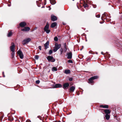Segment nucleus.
I'll use <instances>...</instances> for the list:
<instances>
[{
	"label": "nucleus",
	"instance_id": "nucleus-21",
	"mask_svg": "<svg viewBox=\"0 0 122 122\" xmlns=\"http://www.w3.org/2000/svg\"><path fill=\"white\" fill-rule=\"evenodd\" d=\"M57 70V68L56 67H53L52 69V71H56Z\"/></svg>",
	"mask_w": 122,
	"mask_h": 122
},
{
	"label": "nucleus",
	"instance_id": "nucleus-22",
	"mask_svg": "<svg viewBox=\"0 0 122 122\" xmlns=\"http://www.w3.org/2000/svg\"><path fill=\"white\" fill-rule=\"evenodd\" d=\"M105 117L106 119L107 120H108L110 117V116L108 114H106Z\"/></svg>",
	"mask_w": 122,
	"mask_h": 122
},
{
	"label": "nucleus",
	"instance_id": "nucleus-37",
	"mask_svg": "<svg viewBox=\"0 0 122 122\" xmlns=\"http://www.w3.org/2000/svg\"><path fill=\"white\" fill-rule=\"evenodd\" d=\"M26 122H31L30 120H28L26 121Z\"/></svg>",
	"mask_w": 122,
	"mask_h": 122
},
{
	"label": "nucleus",
	"instance_id": "nucleus-12",
	"mask_svg": "<svg viewBox=\"0 0 122 122\" xmlns=\"http://www.w3.org/2000/svg\"><path fill=\"white\" fill-rule=\"evenodd\" d=\"M69 84L68 83H65L63 85L64 88V89H66L69 86Z\"/></svg>",
	"mask_w": 122,
	"mask_h": 122
},
{
	"label": "nucleus",
	"instance_id": "nucleus-43",
	"mask_svg": "<svg viewBox=\"0 0 122 122\" xmlns=\"http://www.w3.org/2000/svg\"><path fill=\"white\" fill-rule=\"evenodd\" d=\"M73 1H74V0H72Z\"/></svg>",
	"mask_w": 122,
	"mask_h": 122
},
{
	"label": "nucleus",
	"instance_id": "nucleus-42",
	"mask_svg": "<svg viewBox=\"0 0 122 122\" xmlns=\"http://www.w3.org/2000/svg\"><path fill=\"white\" fill-rule=\"evenodd\" d=\"M9 6H10V5H9Z\"/></svg>",
	"mask_w": 122,
	"mask_h": 122
},
{
	"label": "nucleus",
	"instance_id": "nucleus-20",
	"mask_svg": "<svg viewBox=\"0 0 122 122\" xmlns=\"http://www.w3.org/2000/svg\"><path fill=\"white\" fill-rule=\"evenodd\" d=\"M50 2L52 5H54L56 3L55 0H51Z\"/></svg>",
	"mask_w": 122,
	"mask_h": 122
},
{
	"label": "nucleus",
	"instance_id": "nucleus-11",
	"mask_svg": "<svg viewBox=\"0 0 122 122\" xmlns=\"http://www.w3.org/2000/svg\"><path fill=\"white\" fill-rule=\"evenodd\" d=\"M30 30V28L29 27H26L24 28L21 29V30L23 31H28Z\"/></svg>",
	"mask_w": 122,
	"mask_h": 122
},
{
	"label": "nucleus",
	"instance_id": "nucleus-16",
	"mask_svg": "<svg viewBox=\"0 0 122 122\" xmlns=\"http://www.w3.org/2000/svg\"><path fill=\"white\" fill-rule=\"evenodd\" d=\"M100 107L103 108H108V105H101L100 106Z\"/></svg>",
	"mask_w": 122,
	"mask_h": 122
},
{
	"label": "nucleus",
	"instance_id": "nucleus-32",
	"mask_svg": "<svg viewBox=\"0 0 122 122\" xmlns=\"http://www.w3.org/2000/svg\"><path fill=\"white\" fill-rule=\"evenodd\" d=\"M40 82V81L39 80H37L36 81V83L38 84H39Z\"/></svg>",
	"mask_w": 122,
	"mask_h": 122
},
{
	"label": "nucleus",
	"instance_id": "nucleus-28",
	"mask_svg": "<svg viewBox=\"0 0 122 122\" xmlns=\"http://www.w3.org/2000/svg\"><path fill=\"white\" fill-rule=\"evenodd\" d=\"M52 51L51 50H50L49 51V55H51V54H52Z\"/></svg>",
	"mask_w": 122,
	"mask_h": 122
},
{
	"label": "nucleus",
	"instance_id": "nucleus-31",
	"mask_svg": "<svg viewBox=\"0 0 122 122\" xmlns=\"http://www.w3.org/2000/svg\"><path fill=\"white\" fill-rule=\"evenodd\" d=\"M68 62L69 63H73L72 61L71 60H69L68 61Z\"/></svg>",
	"mask_w": 122,
	"mask_h": 122
},
{
	"label": "nucleus",
	"instance_id": "nucleus-25",
	"mask_svg": "<svg viewBox=\"0 0 122 122\" xmlns=\"http://www.w3.org/2000/svg\"><path fill=\"white\" fill-rule=\"evenodd\" d=\"M15 51H12V52L11 53V56L12 57V58H13L15 56V53L14 52Z\"/></svg>",
	"mask_w": 122,
	"mask_h": 122
},
{
	"label": "nucleus",
	"instance_id": "nucleus-1",
	"mask_svg": "<svg viewBox=\"0 0 122 122\" xmlns=\"http://www.w3.org/2000/svg\"><path fill=\"white\" fill-rule=\"evenodd\" d=\"M98 78V76H97L91 77L88 80V83L91 84L93 83V80L96 79H97Z\"/></svg>",
	"mask_w": 122,
	"mask_h": 122
},
{
	"label": "nucleus",
	"instance_id": "nucleus-26",
	"mask_svg": "<svg viewBox=\"0 0 122 122\" xmlns=\"http://www.w3.org/2000/svg\"><path fill=\"white\" fill-rule=\"evenodd\" d=\"M54 40L55 41H57L58 40V38L56 36L54 38Z\"/></svg>",
	"mask_w": 122,
	"mask_h": 122
},
{
	"label": "nucleus",
	"instance_id": "nucleus-17",
	"mask_svg": "<svg viewBox=\"0 0 122 122\" xmlns=\"http://www.w3.org/2000/svg\"><path fill=\"white\" fill-rule=\"evenodd\" d=\"M75 87L72 86L70 88V90L71 92H73L75 89Z\"/></svg>",
	"mask_w": 122,
	"mask_h": 122
},
{
	"label": "nucleus",
	"instance_id": "nucleus-4",
	"mask_svg": "<svg viewBox=\"0 0 122 122\" xmlns=\"http://www.w3.org/2000/svg\"><path fill=\"white\" fill-rule=\"evenodd\" d=\"M49 28V24L47 23L44 28V30L47 34L49 33L50 31V30L48 29Z\"/></svg>",
	"mask_w": 122,
	"mask_h": 122
},
{
	"label": "nucleus",
	"instance_id": "nucleus-29",
	"mask_svg": "<svg viewBox=\"0 0 122 122\" xmlns=\"http://www.w3.org/2000/svg\"><path fill=\"white\" fill-rule=\"evenodd\" d=\"M60 54H61V55L62 54V53L63 52V50H62V49L61 48L60 50Z\"/></svg>",
	"mask_w": 122,
	"mask_h": 122
},
{
	"label": "nucleus",
	"instance_id": "nucleus-23",
	"mask_svg": "<svg viewBox=\"0 0 122 122\" xmlns=\"http://www.w3.org/2000/svg\"><path fill=\"white\" fill-rule=\"evenodd\" d=\"M12 35V33L10 31L9 32L7 35V36L8 37L11 36Z\"/></svg>",
	"mask_w": 122,
	"mask_h": 122
},
{
	"label": "nucleus",
	"instance_id": "nucleus-10",
	"mask_svg": "<svg viewBox=\"0 0 122 122\" xmlns=\"http://www.w3.org/2000/svg\"><path fill=\"white\" fill-rule=\"evenodd\" d=\"M26 23L25 22H23L20 23V27H23L26 25Z\"/></svg>",
	"mask_w": 122,
	"mask_h": 122
},
{
	"label": "nucleus",
	"instance_id": "nucleus-3",
	"mask_svg": "<svg viewBox=\"0 0 122 122\" xmlns=\"http://www.w3.org/2000/svg\"><path fill=\"white\" fill-rule=\"evenodd\" d=\"M31 40V39L30 38H26L22 41V44L23 45H25L28 43Z\"/></svg>",
	"mask_w": 122,
	"mask_h": 122
},
{
	"label": "nucleus",
	"instance_id": "nucleus-33",
	"mask_svg": "<svg viewBox=\"0 0 122 122\" xmlns=\"http://www.w3.org/2000/svg\"><path fill=\"white\" fill-rule=\"evenodd\" d=\"M72 80H73V79L71 78H70L69 79V80L70 81H72Z\"/></svg>",
	"mask_w": 122,
	"mask_h": 122
},
{
	"label": "nucleus",
	"instance_id": "nucleus-34",
	"mask_svg": "<svg viewBox=\"0 0 122 122\" xmlns=\"http://www.w3.org/2000/svg\"><path fill=\"white\" fill-rule=\"evenodd\" d=\"M96 17L97 18H99L100 17V15H98L96 16Z\"/></svg>",
	"mask_w": 122,
	"mask_h": 122
},
{
	"label": "nucleus",
	"instance_id": "nucleus-24",
	"mask_svg": "<svg viewBox=\"0 0 122 122\" xmlns=\"http://www.w3.org/2000/svg\"><path fill=\"white\" fill-rule=\"evenodd\" d=\"M106 16V15L104 14H103L101 17V18L102 20H103V19H105V18H104V17Z\"/></svg>",
	"mask_w": 122,
	"mask_h": 122
},
{
	"label": "nucleus",
	"instance_id": "nucleus-2",
	"mask_svg": "<svg viewBox=\"0 0 122 122\" xmlns=\"http://www.w3.org/2000/svg\"><path fill=\"white\" fill-rule=\"evenodd\" d=\"M61 46L60 44H58L57 43H56L55 45V46L54 48L53 51L54 52H56L57 50L59 49Z\"/></svg>",
	"mask_w": 122,
	"mask_h": 122
},
{
	"label": "nucleus",
	"instance_id": "nucleus-8",
	"mask_svg": "<svg viewBox=\"0 0 122 122\" xmlns=\"http://www.w3.org/2000/svg\"><path fill=\"white\" fill-rule=\"evenodd\" d=\"M51 20L53 21H56L57 20V17L53 15H51Z\"/></svg>",
	"mask_w": 122,
	"mask_h": 122
},
{
	"label": "nucleus",
	"instance_id": "nucleus-36",
	"mask_svg": "<svg viewBox=\"0 0 122 122\" xmlns=\"http://www.w3.org/2000/svg\"><path fill=\"white\" fill-rule=\"evenodd\" d=\"M39 49L40 50H41V46H39L38 47Z\"/></svg>",
	"mask_w": 122,
	"mask_h": 122
},
{
	"label": "nucleus",
	"instance_id": "nucleus-18",
	"mask_svg": "<svg viewBox=\"0 0 122 122\" xmlns=\"http://www.w3.org/2000/svg\"><path fill=\"white\" fill-rule=\"evenodd\" d=\"M104 112L106 114H108L110 113L111 112L109 109H106L104 110Z\"/></svg>",
	"mask_w": 122,
	"mask_h": 122
},
{
	"label": "nucleus",
	"instance_id": "nucleus-15",
	"mask_svg": "<svg viewBox=\"0 0 122 122\" xmlns=\"http://www.w3.org/2000/svg\"><path fill=\"white\" fill-rule=\"evenodd\" d=\"M57 23L56 22H54L52 23L51 25V28H54L56 25Z\"/></svg>",
	"mask_w": 122,
	"mask_h": 122
},
{
	"label": "nucleus",
	"instance_id": "nucleus-19",
	"mask_svg": "<svg viewBox=\"0 0 122 122\" xmlns=\"http://www.w3.org/2000/svg\"><path fill=\"white\" fill-rule=\"evenodd\" d=\"M64 73L66 74H69L70 73V71L69 70H65Z\"/></svg>",
	"mask_w": 122,
	"mask_h": 122
},
{
	"label": "nucleus",
	"instance_id": "nucleus-9",
	"mask_svg": "<svg viewBox=\"0 0 122 122\" xmlns=\"http://www.w3.org/2000/svg\"><path fill=\"white\" fill-rule=\"evenodd\" d=\"M67 58L68 59H71L72 58V54L71 52L68 53L67 54Z\"/></svg>",
	"mask_w": 122,
	"mask_h": 122
},
{
	"label": "nucleus",
	"instance_id": "nucleus-30",
	"mask_svg": "<svg viewBox=\"0 0 122 122\" xmlns=\"http://www.w3.org/2000/svg\"><path fill=\"white\" fill-rule=\"evenodd\" d=\"M83 6L84 8H86V7H88V5L86 4H84L83 5Z\"/></svg>",
	"mask_w": 122,
	"mask_h": 122
},
{
	"label": "nucleus",
	"instance_id": "nucleus-13",
	"mask_svg": "<svg viewBox=\"0 0 122 122\" xmlns=\"http://www.w3.org/2000/svg\"><path fill=\"white\" fill-rule=\"evenodd\" d=\"M49 45V42L47 41L44 44V46L45 49H47L48 48Z\"/></svg>",
	"mask_w": 122,
	"mask_h": 122
},
{
	"label": "nucleus",
	"instance_id": "nucleus-35",
	"mask_svg": "<svg viewBox=\"0 0 122 122\" xmlns=\"http://www.w3.org/2000/svg\"><path fill=\"white\" fill-rule=\"evenodd\" d=\"M64 47L65 48L66 50H67V48H66V44H65V45H64Z\"/></svg>",
	"mask_w": 122,
	"mask_h": 122
},
{
	"label": "nucleus",
	"instance_id": "nucleus-7",
	"mask_svg": "<svg viewBox=\"0 0 122 122\" xmlns=\"http://www.w3.org/2000/svg\"><path fill=\"white\" fill-rule=\"evenodd\" d=\"M12 45L10 47V49L11 51H15V46L14 43H12Z\"/></svg>",
	"mask_w": 122,
	"mask_h": 122
},
{
	"label": "nucleus",
	"instance_id": "nucleus-41",
	"mask_svg": "<svg viewBox=\"0 0 122 122\" xmlns=\"http://www.w3.org/2000/svg\"><path fill=\"white\" fill-rule=\"evenodd\" d=\"M101 23V22H100V23Z\"/></svg>",
	"mask_w": 122,
	"mask_h": 122
},
{
	"label": "nucleus",
	"instance_id": "nucleus-27",
	"mask_svg": "<svg viewBox=\"0 0 122 122\" xmlns=\"http://www.w3.org/2000/svg\"><path fill=\"white\" fill-rule=\"evenodd\" d=\"M39 58V56L37 55H36L35 57V58L36 60H38Z\"/></svg>",
	"mask_w": 122,
	"mask_h": 122
},
{
	"label": "nucleus",
	"instance_id": "nucleus-14",
	"mask_svg": "<svg viewBox=\"0 0 122 122\" xmlns=\"http://www.w3.org/2000/svg\"><path fill=\"white\" fill-rule=\"evenodd\" d=\"M62 86L59 84H56L54 86V87L55 88L61 87Z\"/></svg>",
	"mask_w": 122,
	"mask_h": 122
},
{
	"label": "nucleus",
	"instance_id": "nucleus-38",
	"mask_svg": "<svg viewBox=\"0 0 122 122\" xmlns=\"http://www.w3.org/2000/svg\"><path fill=\"white\" fill-rule=\"evenodd\" d=\"M37 28V27H36V28H35V30H36V29Z\"/></svg>",
	"mask_w": 122,
	"mask_h": 122
},
{
	"label": "nucleus",
	"instance_id": "nucleus-6",
	"mask_svg": "<svg viewBox=\"0 0 122 122\" xmlns=\"http://www.w3.org/2000/svg\"><path fill=\"white\" fill-rule=\"evenodd\" d=\"M17 54L19 55L20 58L22 59L23 58V55L22 52L19 50L17 52Z\"/></svg>",
	"mask_w": 122,
	"mask_h": 122
},
{
	"label": "nucleus",
	"instance_id": "nucleus-40",
	"mask_svg": "<svg viewBox=\"0 0 122 122\" xmlns=\"http://www.w3.org/2000/svg\"><path fill=\"white\" fill-rule=\"evenodd\" d=\"M3 77H5V76L4 75V76H3Z\"/></svg>",
	"mask_w": 122,
	"mask_h": 122
},
{
	"label": "nucleus",
	"instance_id": "nucleus-39",
	"mask_svg": "<svg viewBox=\"0 0 122 122\" xmlns=\"http://www.w3.org/2000/svg\"><path fill=\"white\" fill-rule=\"evenodd\" d=\"M3 73V74H4V72H3V73Z\"/></svg>",
	"mask_w": 122,
	"mask_h": 122
},
{
	"label": "nucleus",
	"instance_id": "nucleus-5",
	"mask_svg": "<svg viewBox=\"0 0 122 122\" xmlns=\"http://www.w3.org/2000/svg\"><path fill=\"white\" fill-rule=\"evenodd\" d=\"M46 58L49 61L53 62L55 61V59L52 56H48Z\"/></svg>",
	"mask_w": 122,
	"mask_h": 122
}]
</instances>
